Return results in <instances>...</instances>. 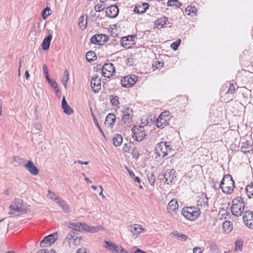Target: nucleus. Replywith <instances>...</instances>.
I'll list each match as a JSON object with an SVG mask.
<instances>
[{"instance_id":"25","label":"nucleus","mask_w":253,"mask_h":253,"mask_svg":"<svg viewBox=\"0 0 253 253\" xmlns=\"http://www.w3.org/2000/svg\"><path fill=\"white\" fill-rule=\"evenodd\" d=\"M84 231L85 232H89L91 233H96L99 231H101L103 230V228L102 226L100 225H98L96 226H89L85 223V225H84Z\"/></svg>"},{"instance_id":"6","label":"nucleus","mask_w":253,"mask_h":253,"mask_svg":"<svg viewBox=\"0 0 253 253\" xmlns=\"http://www.w3.org/2000/svg\"><path fill=\"white\" fill-rule=\"evenodd\" d=\"M132 137L137 141H142L146 136V133L144 126H135L131 128Z\"/></svg>"},{"instance_id":"37","label":"nucleus","mask_w":253,"mask_h":253,"mask_svg":"<svg viewBox=\"0 0 253 253\" xmlns=\"http://www.w3.org/2000/svg\"><path fill=\"white\" fill-rule=\"evenodd\" d=\"M3 221L1 222L0 223V235L4 236L8 231L9 223H2Z\"/></svg>"},{"instance_id":"12","label":"nucleus","mask_w":253,"mask_h":253,"mask_svg":"<svg viewBox=\"0 0 253 253\" xmlns=\"http://www.w3.org/2000/svg\"><path fill=\"white\" fill-rule=\"evenodd\" d=\"M169 117L166 112H163L159 116L156 121V126L160 129L164 128L169 124Z\"/></svg>"},{"instance_id":"7","label":"nucleus","mask_w":253,"mask_h":253,"mask_svg":"<svg viewBox=\"0 0 253 253\" xmlns=\"http://www.w3.org/2000/svg\"><path fill=\"white\" fill-rule=\"evenodd\" d=\"M105 248L111 253H129L121 245L109 241H105Z\"/></svg>"},{"instance_id":"19","label":"nucleus","mask_w":253,"mask_h":253,"mask_svg":"<svg viewBox=\"0 0 253 253\" xmlns=\"http://www.w3.org/2000/svg\"><path fill=\"white\" fill-rule=\"evenodd\" d=\"M178 204L177 200L176 199L171 200L167 207L168 212L171 215L175 214L178 211Z\"/></svg>"},{"instance_id":"53","label":"nucleus","mask_w":253,"mask_h":253,"mask_svg":"<svg viewBox=\"0 0 253 253\" xmlns=\"http://www.w3.org/2000/svg\"><path fill=\"white\" fill-rule=\"evenodd\" d=\"M94 10L96 12H101L104 10L102 4H97L94 6Z\"/></svg>"},{"instance_id":"4","label":"nucleus","mask_w":253,"mask_h":253,"mask_svg":"<svg viewBox=\"0 0 253 253\" xmlns=\"http://www.w3.org/2000/svg\"><path fill=\"white\" fill-rule=\"evenodd\" d=\"M9 208L12 211V213L23 214L27 211L26 208L23 204L22 200L19 199H15L9 206Z\"/></svg>"},{"instance_id":"5","label":"nucleus","mask_w":253,"mask_h":253,"mask_svg":"<svg viewBox=\"0 0 253 253\" xmlns=\"http://www.w3.org/2000/svg\"><path fill=\"white\" fill-rule=\"evenodd\" d=\"M171 150L170 146L167 142H161L155 147V153L159 157L164 158Z\"/></svg>"},{"instance_id":"1","label":"nucleus","mask_w":253,"mask_h":253,"mask_svg":"<svg viewBox=\"0 0 253 253\" xmlns=\"http://www.w3.org/2000/svg\"><path fill=\"white\" fill-rule=\"evenodd\" d=\"M245 210V204L243 199L237 197L232 200L231 211L232 214L236 217L242 215Z\"/></svg>"},{"instance_id":"52","label":"nucleus","mask_w":253,"mask_h":253,"mask_svg":"<svg viewBox=\"0 0 253 253\" xmlns=\"http://www.w3.org/2000/svg\"><path fill=\"white\" fill-rule=\"evenodd\" d=\"M235 91V87L233 84H230V86L227 90V93L228 94H233Z\"/></svg>"},{"instance_id":"13","label":"nucleus","mask_w":253,"mask_h":253,"mask_svg":"<svg viewBox=\"0 0 253 253\" xmlns=\"http://www.w3.org/2000/svg\"><path fill=\"white\" fill-rule=\"evenodd\" d=\"M116 73V69L112 63L105 64L102 67V74L106 78H109Z\"/></svg>"},{"instance_id":"45","label":"nucleus","mask_w":253,"mask_h":253,"mask_svg":"<svg viewBox=\"0 0 253 253\" xmlns=\"http://www.w3.org/2000/svg\"><path fill=\"white\" fill-rule=\"evenodd\" d=\"M50 11L51 9L48 7H46L42 11V17L44 20L46 19L47 18V17L50 15Z\"/></svg>"},{"instance_id":"18","label":"nucleus","mask_w":253,"mask_h":253,"mask_svg":"<svg viewBox=\"0 0 253 253\" xmlns=\"http://www.w3.org/2000/svg\"><path fill=\"white\" fill-rule=\"evenodd\" d=\"M243 221L249 228L253 229V212L250 211H245L243 214Z\"/></svg>"},{"instance_id":"16","label":"nucleus","mask_w":253,"mask_h":253,"mask_svg":"<svg viewBox=\"0 0 253 253\" xmlns=\"http://www.w3.org/2000/svg\"><path fill=\"white\" fill-rule=\"evenodd\" d=\"M109 38L107 35L96 34L90 38V42L94 44L102 45L108 42Z\"/></svg>"},{"instance_id":"15","label":"nucleus","mask_w":253,"mask_h":253,"mask_svg":"<svg viewBox=\"0 0 253 253\" xmlns=\"http://www.w3.org/2000/svg\"><path fill=\"white\" fill-rule=\"evenodd\" d=\"M90 84L94 92L97 93L100 91L101 87V79L97 74H94L92 75Z\"/></svg>"},{"instance_id":"21","label":"nucleus","mask_w":253,"mask_h":253,"mask_svg":"<svg viewBox=\"0 0 253 253\" xmlns=\"http://www.w3.org/2000/svg\"><path fill=\"white\" fill-rule=\"evenodd\" d=\"M130 227L132 237L134 239L137 238L144 230L142 225L137 224L131 225Z\"/></svg>"},{"instance_id":"10","label":"nucleus","mask_w":253,"mask_h":253,"mask_svg":"<svg viewBox=\"0 0 253 253\" xmlns=\"http://www.w3.org/2000/svg\"><path fill=\"white\" fill-rule=\"evenodd\" d=\"M123 114L122 121L124 124H129L132 122L133 117L132 109L128 107L124 106L121 110Z\"/></svg>"},{"instance_id":"2","label":"nucleus","mask_w":253,"mask_h":253,"mask_svg":"<svg viewBox=\"0 0 253 253\" xmlns=\"http://www.w3.org/2000/svg\"><path fill=\"white\" fill-rule=\"evenodd\" d=\"M233 179L231 175L226 174L223 177L220 187L222 192L226 194H231L235 188V184Z\"/></svg>"},{"instance_id":"14","label":"nucleus","mask_w":253,"mask_h":253,"mask_svg":"<svg viewBox=\"0 0 253 253\" xmlns=\"http://www.w3.org/2000/svg\"><path fill=\"white\" fill-rule=\"evenodd\" d=\"M137 81L136 76L133 75L124 77L121 81L122 85L126 88L132 87Z\"/></svg>"},{"instance_id":"27","label":"nucleus","mask_w":253,"mask_h":253,"mask_svg":"<svg viewBox=\"0 0 253 253\" xmlns=\"http://www.w3.org/2000/svg\"><path fill=\"white\" fill-rule=\"evenodd\" d=\"M62 108L64 113L67 115H70L73 113L72 108L68 105L64 96L62 98Z\"/></svg>"},{"instance_id":"46","label":"nucleus","mask_w":253,"mask_h":253,"mask_svg":"<svg viewBox=\"0 0 253 253\" xmlns=\"http://www.w3.org/2000/svg\"><path fill=\"white\" fill-rule=\"evenodd\" d=\"M48 82L52 88L56 89L55 92L56 93L59 92V89L58 88V84L54 80L50 79L48 81Z\"/></svg>"},{"instance_id":"38","label":"nucleus","mask_w":253,"mask_h":253,"mask_svg":"<svg viewBox=\"0 0 253 253\" xmlns=\"http://www.w3.org/2000/svg\"><path fill=\"white\" fill-rule=\"evenodd\" d=\"M113 144L115 146L118 147L121 145L123 142V137L120 134L115 135L113 138Z\"/></svg>"},{"instance_id":"51","label":"nucleus","mask_w":253,"mask_h":253,"mask_svg":"<svg viewBox=\"0 0 253 253\" xmlns=\"http://www.w3.org/2000/svg\"><path fill=\"white\" fill-rule=\"evenodd\" d=\"M131 145L130 143H125L123 145L122 150L123 152H129L130 149Z\"/></svg>"},{"instance_id":"64","label":"nucleus","mask_w":253,"mask_h":253,"mask_svg":"<svg viewBox=\"0 0 253 253\" xmlns=\"http://www.w3.org/2000/svg\"><path fill=\"white\" fill-rule=\"evenodd\" d=\"M48 253L47 250L42 249V250H40V251H39L38 252H37V253Z\"/></svg>"},{"instance_id":"11","label":"nucleus","mask_w":253,"mask_h":253,"mask_svg":"<svg viewBox=\"0 0 253 253\" xmlns=\"http://www.w3.org/2000/svg\"><path fill=\"white\" fill-rule=\"evenodd\" d=\"M57 232H54L46 237L40 243V246L42 248L48 247L54 243L58 238Z\"/></svg>"},{"instance_id":"31","label":"nucleus","mask_w":253,"mask_h":253,"mask_svg":"<svg viewBox=\"0 0 253 253\" xmlns=\"http://www.w3.org/2000/svg\"><path fill=\"white\" fill-rule=\"evenodd\" d=\"M167 22H168V20L166 17H161L155 21V25L158 28L161 29L167 25Z\"/></svg>"},{"instance_id":"54","label":"nucleus","mask_w":253,"mask_h":253,"mask_svg":"<svg viewBox=\"0 0 253 253\" xmlns=\"http://www.w3.org/2000/svg\"><path fill=\"white\" fill-rule=\"evenodd\" d=\"M131 153L133 158L137 159L139 157V154L136 148L133 149L132 152H131Z\"/></svg>"},{"instance_id":"40","label":"nucleus","mask_w":253,"mask_h":253,"mask_svg":"<svg viewBox=\"0 0 253 253\" xmlns=\"http://www.w3.org/2000/svg\"><path fill=\"white\" fill-rule=\"evenodd\" d=\"M64 76L62 80V83L64 86L65 88H66L67 86L68 81L69 78V72L67 70H65L64 72Z\"/></svg>"},{"instance_id":"20","label":"nucleus","mask_w":253,"mask_h":253,"mask_svg":"<svg viewBox=\"0 0 253 253\" xmlns=\"http://www.w3.org/2000/svg\"><path fill=\"white\" fill-rule=\"evenodd\" d=\"M197 205L202 208L207 209L208 208V198L205 193H202L199 196V199L197 201Z\"/></svg>"},{"instance_id":"3","label":"nucleus","mask_w":253,"mask_h":253,"mask_svg":"<svg viewBox=\"0 0 253 253\" xmlns=\"http://www.w3.org/2000/svg\"><path fill=\"white\" fill-rule=\"evenodd\" d=\"M182 215L187 220L194 221L200 215V210L195 207H184L181 211Z\"/></svg>"},{"instance_id":"63","label":"nucleus","mask_w":253,"mask_h":253,"mask_svg":"<svg viewBox=\"0 0 253 253\" xmlns=\"http://www.w3.org/2000/svg\"><path fill=\"white\" fill-rule=\"evenodd\" d=\"M82 175H83L84 176V177H84V179H85V180L86 182H88V183H92V181H91V180H90L88 177H86V176H85V174H84V173H82Z\"/></svg>"},{"instance_id":"50","label":"nucleus","mask_w":253,"mask_h":253,"mask_svg":"<svg viewBox=\"0 0 253 253\" xmlns=\"http://www.w3.org/2000/svg\"><path fill=\"white\" fill-rule=\"evenodd\" d=\"M211 251L212 253H219V250L217 247V246L215 244H213L211 246Z\"/></svg>"},{"instance_id":"59","label":"nucleus","mask_w":253,"mask_h":253,"mask_svg":"<svg viewBox=\"0 0 253 253\" xmlns=\"http://www.w3.org/2000/svg\"><path fill=\"white\" fill-rule=\"evenodd\" d=\"M76 163H78V164H81V165H87L89 163L87 161L83 162V161H75L74 162V164H76Z\"/></svg>"},{"instance_id":"39","label":"nucleus","mask_w":253,"mask_h":253,"mask_svg":"<svg viewBox=\"0 0 253 253\" xmlns=\"http://www.w3.org/2000/svg\"><path fill=\"white\" fill-rule=\"evenodd\" d=\"M85 57L86 60L88 62H90L96 59V55L94 51H89L86 53Z\"/></svg>"},{"instance_id":"56","label":"nucleus","mask_w":253,"mask_h":253,"mask_svg":"<svg viewBox=\"0 0 253 253\" xmlns=\"http://www.w3.org/2000/svg\"><path fill=\"white\" fill-rule=\"evenodd\" d=\"M203 250L199 247H195L193 249V253H202Z\"/></svg>"},{"instance_id":"48","label":"nucleus","mask_w":253,"mask_h":253,"mask_svg":"<svg viewBox=\"0 0 253 253\" xmlns=\"http://www.w3.org/2000/svg\"><path fill=\"white\" fill-rule=\"evenodd\" d=\"M127 171L129 173L130 176L131 177L132 179H133L134 181L137 182L139 183H140L141 180L140 179V178L134 175V174L132 171H131L129 169H127Z\"/></svg>"},{"instance_id":"61","label":"nucleus","mask_w":253,"mask_h":253,"mask_svg":"<svg viewBox=\"0 0 253 253\" xmlns=\"http://www.w3.org/2000/svg\"><path fill=\"white\" fill-rule=\"evenodd\" d=\"M77 253H87L86 249L84 248H81L78 250Z\"/></svg>"},{"instance_id":"30","label":"nucleus","mask_w":253,"mask_h":253,"mask_svg":"<svg viewBox=\"0 0 253 253\" xmlns=\"http://www.w3.org/2000/svg\"><path fill=\"white\" fill-rule=\"evenodd\" d=\"M222 228L224 232L226 234L229 233L233 229V224L231 221L226 220L222 224Z\"/></svg>"},{"instance_id":"60","label":"nucleus","mask_w":253,"mask_h":253,"mask_svg":"<svg viewBox=\"0 0 253 253\" xmlns=\"http://www.w3.org/2000/svg\"><path fill=\"white\" fill-rule=\"evenodd\" d=\"M42 70H43V72L44 74H47V73H48L47 67L45 65H43L42 66Z\"/></svg>"},{"instance_id":"34","label":"nucleus","mask_w":253,"mask_h":253,"mask_svg":"<svg viewBox=\"0 0 253 253\" xmlns=\"http://www.w3.org/2000/svg\"><path fill=\"white\" fill-rule=\"evenodd\" d=\"M52 38V37L51 35H48L47 37L43 39L42 44V49L44 50H47L48 49Z\"/></svg>"},{"instance_id":"29","label":"nucleus","mask_w":253,"mask_h":253,"mask_svg":"<svg viewBox=\"0 0 253 253\" xmlns=\"http://www.w3.org/2000/svg\"><path fill=\"white\" fill-rule=\"evenodd\" d=\"M87 15L86 14L82 15L79 18L78 25L80 29L84 30L87 26Z\"/></svg>"},{"instance_id":"41","label":"nucleus","mask_w":253,"mask_h":253,"mask_svg":"<svg viewBox=\"0 0 253 253\" xmlns=\"http://www.w3.org/2000/svg\"><path fill=\"white\" fill-rule=\"evenodd\" d=\"M109 99L110 100L111 103L113 106H117L120 103L119 97L117 96L110 95L109 96Z\"/></svg>"},{"instance_id":"35","label":"nucleus","mask_w":253,"mask_h":253,"mask_svg":"<svg viewBox=\"0 0 253 253\" xmlns=\"http://www.w3.org/2000/svg\"><path fill=\"white\" fill-rule=\"evenodd\" d=\"M246 194L249 199H253V182H251L246 186Z\"/></svg>"},{"instance_id":"17","label":"nucleus","mask_w":253,"mask_h":253,"mask_svg":"<svg viewBox=\"0 0 253 253\" xmlns=\"http://www.w3.org/2000/svg\"><path fill=\"white\" fill-rule=\"evenodd\" d=\"M135 39L133 35L124 37L121 40V45L126 49L131 48L135 43Z\"/></svg>"},{"instance_id":"57","label":"nucleus","mask_w":253,"mask_h":253,"mask_svg":"<svg viewBox=\"0 0 253 253\" xmlns=\"http://www.w3.org/2000/svg\"><path fill=\"white\" fill-rule=\"evenodd\" d=\"M178 240L181 241H185L188 239V236L185 234H181Z\"/></svg>"},{"instance_id":"9","label":"nucleus","mask_w":253,"mask_h":253,"mask_svg":"<svg viewBox=\"0 0 253 253\" xmlns=\"http://www.w3.org/2000/svg\"><path fill=\"white\" fill-rule=\"evenodd\" d=\"M164 182L168 185H172L176 181L175 171L173 169H167L163 173Z\"/></svg>"},{"instance_id":"36","label":"nucleus","mask_w":253,"mask_h":253,"mask_svg":"<svg viewBox=\"0 0 253 253\" xmlns=\"http://www.w3.org/2000/svg\"><path fill=\"white\" fill-rule=\"evenodd\" d=\"M149 5L147 3H143L142 6H139L135 7L134 9V11L137 13H143L148 8Z\"/></svg>"},{"instance_id":"58","label":"nucleus","mask_w":253,"mask_h":253,"mask_svg":"<svg viewBox=\"0 0 253 253\" xmlns=\"http://www.w3.org/2000/svg\"><path fill=\"white\" fill-rule=\"evenodd\" d=\"M180 233H179L177 231H175V232H173L171 233V235L174 237L175 238H176L177 239H179V237L180 236Z\"/></svg>"},{"instance_id":"42","label":"nucleus","mask_w":253,"mask_h":253,"mask_svg":"<svg viewBox=\"0 0 253 253\" xmlns=\"http://www.w3.org/2000/svg\"><path fill=\"white\" fill-rule=\"evenodd\" d=\"M47 196L48 198L53 201L55 203H56L57 201H58L60 198V197L57 196L54 193L51 192L49 190H48V194Z\"/></svg>"},{"instance_id":"44","label":"nucleus","mask_w":253,"mask_h":253,"mask_svg":"<svg viewBox=\"0 0 253 253\" xmlns=\"http://www.w3.org/2000/svg\"><path fill=\"white\" fill-rule=\"evenodd\" d=\"M243 247V242L241 240H237L235 242V252L241 251Z\"/></svg>"},{"instance_id":"26","label":"nucleus","mask_w":253,"mask_h":253,"mask_svg":"<svg viewBox=\"0 0 253 253\" xmlns=\"http://www.w3.org/2000/svg\"><path fill=\"white\" fill-rule=\"evenodd\" d=\"M115 116L113 114L110 113L106 117L105 125L107 127L112 128L115 124Z\"/></svg>"},{"instance_id":"23","label":"nucleus","mask_w":253,"mask_h":253,"mask_svg":"<svg viewBox=\"0 0 253 253\" xmlns=\"http://www.w3.org/2000/svg\"><path fill=\"white\" fill-rule=\"evenodd\" d=\"M67 226L76 231L81 232L84 231V225H85L84 223H82L80 222H68L67 223Z\"/></svg>"},{"instance_id":"43","label":"nucleus","mask_w":253,"mask_h":253,"mask_svg":"<svg viewBox=\"0 0 253 253\" xmlns=\"http://www.w3.org/2000/svg\"><path fill=\"white\" fill-rule=\"evenodd\" d=\"M148 180L149 184L154 186L156 182L155 177L153 173H148L147 174Z\"/></svg>"},{"instance_id":"28","label":"nucleus","mask_w":253,"mask_h":253,"mask_svg":"<svg viewBox=\"0 0 253 253\" xmlns=\"http://www.w3.org/2000/svg\"><path fill=\"white\" fill-rule=\"evenodd\" d=\"M65 213H69L70 211L69 205L61 198L56 203Z\"/></svg>"},{"instance_id":"55","label":"nucleus","mask_w":253,"mask_h":253,"mask_svg":"<svg viewBox=\"0 0 253 253\" xmlns=\"http://www.w3.org/2000/svg\"><path fill=\"white\" fill-rule=\"evenodd\" d=\"M93 122H94V124H95V126H96L97 127V128L99 129V130L100 132H101L103 135H104L103 132V131H102V130L101 129V127H100V126H99V123H98V121H97V120L96 118H93Z\"/></svg>"},{"instance_id":"47","label":"nucleus","mask_w":253,"mask_h":253,"mask_svg":"<svg viewBox=\"0 0 253 253\" xmlns=\"http://www.w3.org/2000/svg\"><path fill=\"white\" fill-rule=\"evenodd\" d=\"M167 4L168 6H175L177 7L181 5V3L177 0H168Z\"/></svg>"},{"instance_id":"8","label":"nucleus","mask_w":253,"mask_h":253,"mask_svg":"<svg viewBox=\"0 0 253 253\" xmlns=\"http://www.w3.org/2000/svg\"><path fill=\"white\" fill-rule=\"evenodd\" d=\"M81 239V237H78L74 235V232H70L67 235L64 243L67 244L69 248H75L79 245Z\"/></svg>"},{"instance_id":"62","label":"nucleus","mask_w":253,"mask_h":253,"mask_svg":"<svg viewBox=\"0 0 253 253\" xmlns=\"http://www.w3.org/2000/svg\"><path fill=\"white\" fill-rule=\"evenodd\" d=\"M99 188H100V189H101V191H100V192L99 193V195L100 196H101L102 197V198H103V199H105V196H104V195L103 194V193H102V191H103V188H102V186H99Z\"/></svg>"},{"instance_id":"24","label":"nucleus","mask_w":253,"mask_h":253,"mask_svg":"<svg viewBox=\"0 0 253 253\" xmlns=\"http://www.w3.org/2000/svg\"><path fill=\"white\" fill-rule=\"evenodd\" d=\"M25 168L32 175H37L39 173V170L31 161H29L25 165Z\"/></svg>"},{"instance_id":"33","label":"nucleus","mask_w":253,"mask_h":253,"mask_svg":"<svg viewBox=\"0 0 253 253\" xmlns=\"http://www.w3.org/2000/svg\"><path fill=\"white\" fill-rule=\"evenodd\" d=\"M185 12L190 16H195L197 15L198 9L195 6L189 5L185 9Z\"/></svg>"},{"instance_id":"32","label":"nucleus","mask_w":253,"mask_h":253,"mask_svg":"<svg viewBox=\"0 0 253 253\" xmlns=\"http://www.w3.org/2000/svg\"><path fill=\"white\" fill-rule=\"evenodd\" d=\"M241 149L242 152L245 154H247L250 152L252 150L251 145L249 141H246L245 142H242L241 144Z\"/></svg>"},{"instance_id":"22","label":"nucleus","mask_w":253,"mask_h":253,"mask_svg":"<svg viewBox=\"0 0 253 253\" xmlns=\"http://www.w3.org/2000/svg\"><path fill=\"white\" fill-rule=\"evenodd\" d=\"M119 8L116 5L108 7L106 10V14L107 17L115 18L118 15Z\"/></svg>"},{"instance_id":"49","label":"nucleus","mask_w":253,"mask_h":253,"mask_svg":"<svg viewBox=\"0 0 253 253\" xmlns=\"http://www.w3.org/2000/svg\"><path fill=\"white\" fill-rule=\"evenodd\" d=\"M180 44V40H178L171 44L170 47L173 50H176Z\"/></svg>"}]
</instances>
